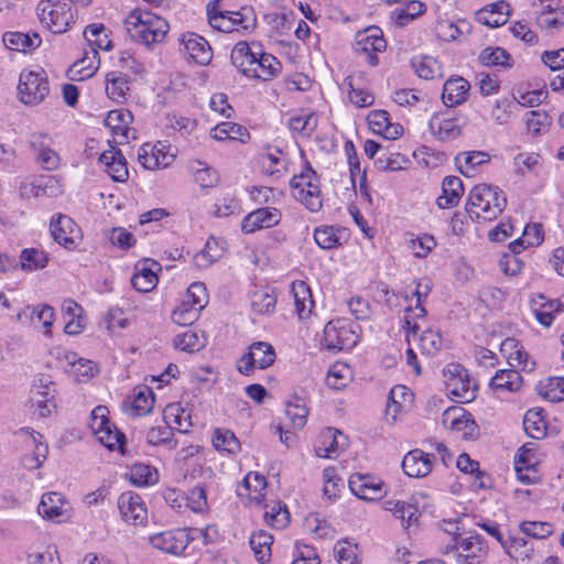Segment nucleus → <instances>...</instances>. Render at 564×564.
I'll return each instance as SVG.
<instances>
[{
    "instance_id": "nucleus-53",
    "label": "nucleus",
    "mask_w": 564,
    "mask_h": 564,
    "mask_svg": "<svg viewBox=\"0 0 564 564\" xmlns=\"http://www.w3.org/2000/svg\"><path fill=\"white\" fill-rule=\"evenodd\" d=\"M84 37L91 50L110 51L112 48L109 33L102 23H91L84 30Z\"/></svg>"
},
{
    "instance_id": "nucleus-43",
    "label": "nucleus",
    "mask_w": 564,
    "mask_h": 564,
    "mask_svg": "<svg viewBox=\"0 0 564 564\" xmlns=\"http://www.w3.org/2000/svg\"><path fill=\"white\" fill-rule=\"evenodd\" d=\"M490 161V154L485 151H464L456 155L455 164L466 177H474L478 169Z\"/></svg>"
},
{
    "instance_id": "nucleus-32",
    "label": "nucleus",
    "mask_w": 564,
    "mask_h": 564,
    "mask_svg": "<svg viewBox=\"0 0 564 564\" xmlns=\"http://www.w3.org/2000/svg\"><path fill=\"white\" fill-rule=\"evenodd\" d=\"M522 387V377L514 369H501L496 371L489 381V389L498 398H505L518 392Z\"/></svg>"
},
{
    "instance_id": "nucleus-52",
    "label": "nucleus",
    "mask_w": 564,
    "mask_h": 564,
    "mask_svg": "<svg viewBox=\"0 0 564 564\" xmlns=\"http://www.w3.org/2000/svg\"><path fill=\"white\" fill-rule=\"evenodd\" d=\"M541 29L553 31L564 26V6L557 2L546 4L536 18Z\"/></svg>"
},
{
    "instance_id": "nucleus-60",
    "label": "nucleus",
    "mask_w": 564,
    "mask_h": 564,
    "mask_svg": "<svg viewBox=\"0 0 564 564\" xmlns=\"http://www.w3.org/2000/svg\"><path fill=\"white\" fill-rule=\"evenodd\" d=\"M32 193L35 197H57L63 193V184L57 176H40L32 184Z\"/></svg>"
},
{
    "instance_id": "nucleus-61",
    "label": "nucleus",
    "mask_w": 564,
    "mask_h": 564,
    "mask_svg": "<svg viewBox=\"0 0 564 564\" xmlns=\"http://www.w3.org/2000/svg\"><path fill=\"white\" fill-rule=\"evenodd\" d=\"M154 405V393L147 387H138L133 392L131 412L133 415L143 416L149 414Z\"/></svg>"
},
{
    "instance_id": "nucleus-30",
    "label": "nucleus",
    "mask_w": 564,
    "mask_h": 564,
    "mask_svg": "<svg viewBox=\"0 0 564 564\" xmlns=\"http://www.w3.org/2000/svg\"><path fill=\"white\" fill-rule=\"evenodd\" d=\"M462 120L451 112L434 113L429 128L431 133L441 141H451L462 133Z\"/></svg>"
},
{
    "instance_id": "nucleus-18",
    "label": "nucleus",
    "mask_w": 564,
    "mask_h": 564,
    "mask_svg": "<svg viewBox=\"0 0 564 564\" xmlns=\"http://www.w3.org/2000/svg\"><path fill=\"white\" fill-rule=\"evenodd\" d=\"M386 47L387 43L382 36V31L376 26L359 32L354 44L355 52L364 56L365 61L371 66L378 64L377 53L383 52Z\"/></svg>"
},
{
    "instance_id": "nucleus-29",
    "label": "nucleus",
    "mask_w": 564,
    "mask_h": 564,
    "mask_svg": "<svg viewBox=\"0 0 564 564\" xmlns=\"http://www.w3.org/2000/svg\"><path fill=\"white\" fill-rule=\"evenodd\" d=\"M180 43L184 54L189 59L199 64L207 65L213 58V51L209 43L200 35L187 32L181 35Z\"/></svg>"
},
{
    "instance_id": "nucleus-34",
    "label": "nucleus",
    "mask_w": 564,
    "mask_h": 564,
    "mask_svg": "<svg viewBox=\"0 0 564 564\" xmlns=\"http://www.w3.org/2000/svg\"><path fill=\"white\" fill-rule=\"evenodd\" d=\"M133 121L132 113L127 109L110 110L105 119V124L112 132L115 142L126 143L130 139Z\"/></svg>"
},
{
    "instance_id": "nucleus-12",
    "label": "nucleus",
    "mask_w": 564,
    "mask_h": 564,
    "mask_svg": "<svg viewBox=\"0 0 564 564\" xmlns=\"http://www.w3.org/2000/svg\"><path fill=\"white\" fill-rule=\"evenodd\" d=\"M109 410L106 406H96L89 417V427L98 442L110 451L121 449L124 435L110 422Z\"/></svg>"
},
{
    "instance_id": "nucleus-51",
    "label": "nucleus",
    "mask_w": 564,
    "mask_h": 564,
    "mask_svg": "<svg viewBox=\"0 0 564 564\" xmlns=\"http://www.w3.org/2000/svg\"><path fill=\"white\" fill-rule=\"evenodd\" d=\"M127 478L135 487H148L159 481V473L148 464L137 463L129 468Z\"/></svg>"
},
{
    "instance_id": "nucleus-44",
    "label": "nucleus",
    "mask_w": 564,
    "mask_h": 564,
    "mask_svg": "<svg viewBox=\"0 0 564 564\" xmlns=\"http://www.w3.org/2000/svg\"><path fill=\"white\" fill-rule=\"evenodd\" d=\"M99 55L96 50L86 51L84 56L76 61L68 73L72 79L84 80L91 77L99 68Z\"/></svg>"
},
{
    "instance_id": "nucleus-21",
    "label": "nucleus",
    "mask_w": 564,
    "mask_h": 564,
    "mask_svg": "<svg viewBox=\"0 0 564 564\" xmlns=\"http://www.w3.org/2000/svg\"><path fill=\"white\" fill-rule=\"evenodd\" d=\"M120 517L127 524L143 525L148 521V508L142 497L133 491L122 492L117 501Z\"/></svg>"
},
{
    "instance_id": "nucleus-49",
    "label": "nucleus",
    "mask_w": 564,
    "mask_h": 564,
    "mask_svg": "<svg viewBox=\"0 0 564 564\" xmlns=\"http://www.w3.org/2000/svg\"><path fill=\"white\" fill-rule=\"evenodd\" d=\"M509 18V4L500 1L480 10L477 13V19L480 23L490 28H498L503 25Z\"/></svg>"
},
{
    "instance_id": "nucleus-11",
    "label": "nucleus",
    "mask_w": 564,
    "mask_h": 564,
    "mask_svg": "<svg viewBox=\"0 0 564 564\" xmlns=\"http://www.w3.org/2000/svg\"><path fill=\"white\" fill-rule=\"evenodd\" d=\"M431 290L432 282L427 279L417 281L414 288H408L406 290L405 300L409 305L404 312L402 328L406 332L405 337L408 343H411V337H416L417 325L412 322V318H423L425 316V310L422 303Z\"/></svg>"
},
{
    "instance_id": "nucleus-36",
    "label": "nucleus",
    "mask_w": 564,
    "mask_h": 564,
    "mask_svg": "<svg viewBox=\"0 0 564 564\" xmlns=\"http://www.w3.org/2000/svg\"><path fill=\"white\" fill-rule=\"evenodd\" d=\"M99 162L104 165L105 172L116 182L128 180L129 171L127 161L120 150L115 147L102 151L99 155Z\"/></svg>"
},
{
    "instance_id": "nucleus-27",
    "label": "nucleus",
    "mask_w": 564,
    "mask_h": 564,
    "mask_svg": "<svg viewBox=\"0 0 564 564\" xmlns=\"http://www.w3.org/2000/svg\"><path fill=\"white\" fill-rule=\"evenodd\" d=\"M530 308L536 322L549 328L556 316L564 311V303L560 300L547 299L543 294H535L530 300Z\"/></svg>"
},
{
    "instance_id": "nucleus-4",
    "label": "nucleus",
    "mask_w": 564,
    "mask_h": 564,
    "mask_svg": "<svg viewBox=\"0 0 564 564\" xmlns=\"http://www.w3.org/2000/svg\"><path fill=\"white\" fill-rule=\"evenodd\" d=\"M36 14L41 24L55 34L65 33L76 21V10L70 0H41Z\"/></svg>"
},
{
    "instance_id": "nucleus-1",
    "label": "nucleus",
    "mask_w": 564,
    "mask_h": 564,
    "mask_svg": "<svg viewBox=\"0 0 564 564\" xmlns=\"http://www.w3.org/2000/svg\"><path fill=\"white\" fill-rule=\"evenodd\" d=\"M232 65L246 77L270 80L281 69V64L272 54L264 53L260 45L245 41L235 44L230 53Z\"/></svg>"
},
{
    "instance_id": "nucleus-48",
    "label": "nucleus",
    "mask_w": 564,
    "mask_h": 564,
    "mask_svg": "<svg viewBox=\"0 0 564 564\" xmlns=\"http://www.w3.org/2000/svg\"><path fill=\"white\" fill-rule=\"evenodd\" d=\"M226 251V242L220 238L210 237L205 247L195 254V263L200 268H207L221 259Z\"/></svg>"
},
{
    "instance_id": "nucleus-54",
    "label": "nucleus",
    "mask_w": 564,
    "mask_h": 564,
    "mask_svg": "<svg viewBox=\"0 0 564 564\" xmlns=\"http://www.w3.org/2000/svg\"><path fill=\"white\" fill-rule=\"evenodd\" d=\"M285 416L294 430H301L305 426L308 415V409L304 399L294 397L285 403Z\"/></svg>"
},
{
    "instance_id": "nucleus-56",
    "label": "nucleus",
    "mask_w": 564,
    "mask_h": 564,
    "mask_svg": "<svg viewBox=\"0 0 564 564\" xmlns=\"http://www.w3.org/2000/svg\"><path fill=\"white\" fill-rule=\"evenodd\" d=\"M250 546L258 562L265 564L271 558V545L273 536L263 531H256L250 536Z\"/></svg>"
},
{
    "instance_id": "nucleus-15",
    "label": "nucleus",
    "mask_w": 564,
    "mask_h": 564,
    "mask_svg": "<svg viewBox=\"0 0 564 564\" xmlns=\"http://www.w3.org/2000/svg\"><path fill=\"white\" fill-rule=\"evenodd\" d=\"M176 156L175 149L166 142L144 143L138 151L139 163L147 170L165 169Z\"/></svg>"
},
{
    "instance_id": "nucleus-55",
    "label": "nucleus",
    "mask_w": 564,
    "mask_h": 564,
    "mask_svg": "<svg viewBox=\"0 0 564 564\" xmlns=\"http://www.w3.org/2000/svg\"><path fill=\"white\" fill-rule=\"evenodd\" d=\"M354 372L346 362L337 361L333 364L326 376V384L335 390L346 388L352 380Z\"/></svg>"
},
{
    "instance_id": "nucleus-58",
    "label": "nucleus",
    "mask_w": 564,
    "mask_h": 564,
    "mask_svg": "<svg viewBox=\"0 0 564 564\" xmlns=\"http://www.w3.org/2000/svg\"><path fill=\"white\" fill-rule=\"evenodd\" d=\"M546 421L540 409L527 411L523 417V429L525 433L534 440H541L546 435Z\"/></svg>"
},
{
    "instance_id": "nucleus-5",
    "label": "nucleus",
    "mask_w": 564,
    "mask_h": 564,
    "mask_svg": "<svg viewBox=\"0 0 564 564\" xmlns=\"http://www.w3.org/2000/svg\"><path fill=\"white\" fill-rule=\"evenodd\" d=\"M18 98L25 106L42 104L51 91L48 75L42 67L24 68L19 75Z\"/></svg>"
},
{
    "instance_id": "nucleus-25",
    "label": "nucleus",
    "mask_w": 564,
    "mask_h": 564,
    "mask_svg": "<svg viewBox=\"0 0 564 564\" xmlns=\"http://www.w3.org/2000/svg\"><path fill=\"white\" fill-rule=\"evenodd\" d=\"M237 495L247 505L260 506L267 496V479L257 471L248 473L237 487Z\"/></svg>"
},
{
    "instance_id": "nucleus-38",
    "label": "nucleus",
    "mask_w": 564,
    "mask_h": 564,
    "mask_svg": "<svg viewBox=\"0 0 564 564\" xmlns=\"http://www.w3.org/2000/svg\"><path fill=\"white\" fill-rule=\"evenodd\" d=\"M402 468L409 477L421 478L431 473L432 462L423 451L413 449L403 457Z\"/></svg>"
},
{
    "instance_id": "nucleus-6",
    "label": "nucleus",
    "mask_w": 564,
    "mask_h": 564,
    "mask_svg": "<svg viewBox=\"0 0 564 564\" xmlns=\"http://www.w3.org/2000/svg\"><path fill=\"white\" fill-rule=\"evenodd\" d=\"M207 15L210 26L225 33L247 34L252 32L257 25L254 13L247 8L239 11H223L217 10L215 6H208Z\"/></svg>"
},
{
    "instance_id": "nucleus-2",
    "label": "nucleus",
    "mask_w": 564,
    "mask_h": 564,
    "mask_svg": "<svg viewBox=\"0 0 564 564\" xmlns=\"http://www.w3.org/2000/svg\"><path fill=\"white\" fill-rule=\"evenodd\" d=\"M123 26L134 43L150 50L162 44L170 31V24L163 17L141 8H135L127 14Z\"/></svg>"
},
{
    "instance_id": "nucleus-24",
    "label": "nucleus",
    "mask_w": 564,
    "mask_h": 564,
    "mask_svg": "<svg viewBox=\"0 0 564 564\" xmlns=\"http://www.w3.org/2000/svg\"><path fill=\"white\" fill-rule=\"evenodd\" d=\"M282 213L275 207H260L247 214L241 221V231L246 235L269 229L280 224Z\"/></svg>"
},
{
    "instance_id": "nucleus-31",
    "label": "nucleus",
    "mask_w": 564,
    "mask_h": 564,
    "mask_svg": "<svg viewBox=\"0 0 564 564\" xmlns=\"http://www.w3.org/2000/svg\"><path fill=\"white\" fill-rule=\"evenodd\" d=\"M189 540L186 529H177L153 535L151 544L158 550L178 555L187 547Z\"/></svg>"
},
{
    "instance_id": "nucleus-28",
    "label": "nucleus",
    "mask_w": 564,
    "mask_h": 564,
    "mask_svg": "<svg viewBox=\"0 0 564 564\" xmlns=\"http://www.w3.org/2000/svg\"><path fill=\"white\" fill-rule=\"evenodd\" d=\"M161 264L152 259H143L134 265V273L131 278L132 286L141 293L152 291L159 282L158 272Z\"/></svg>"
},
{
    "instance_id": "nucleus-62",
    "label": "nucleus",
    "mask_w": 564,
    "mask_h": 564,
    "mask_svg": "<svg viewBox=\"0 0 564 564\" xmlns=\"http://www.w3.org/2000/svg\"><path fill=\"white\" fill-rule=\"evenodd\" d=\"M131 317L127 315L123 308L113 306L108 310L104 317L106 329L111 335H118L121 330L131 325Z\"/></svg>"
},
{
    "instance_id": "nucleus-57",
    "label": "nucleus",
    "mask_w": 564,
    "mask_h": 564,
    "mask_svg": "<svg viewBox=\"0 0 564 564\" xmlns=\"http://www.w3.org/2000/svg\"><path fill=\"white\" fill-rule=\"evenodd\" d=\"M501 546L516 561L528 560L533 553V544L523 536L510 535L507 540H503Z\"/></svg>"
},
{
    "instance_id": "nucleus-20",
    "label": "nucleus",
    "mask_w": 564,
    "mask_h": 564,
    "mask_svg": "<svg viewBox=\"0 0 564 564\" xmlns=\"http://www.w3.org/2000/svg\"><path fill=\"white\" fill-rule=\"evenodd\" d=\"M50 230L54 240L66 249H75L82 241V229L69 216L63 214L53 216Z\"/></svg>"
},
{
    "instance_id": "nucleus-19",
    "label": "nucleus",
    "mask_w": 564,
    "mask_h": 564,
    "mask_svg": "<svg viewBox=\"0 0 564 564\" xmlns=\"http://www.w3.org/2000/svg\"><path fill=\"white\" fill-rule=\"evenodd\" d=\"M37 513L45 520L61 523L70 518L72 505L61 492H45L37 506Z\"/></svg>"
},
{
    "instance_id": "nucleus-64",
    "label": "nucleus",
    "mask_w": 564,
    "mask_h": 564,
    "mask_svg": "<svg viewBox=\"0 0 564 564\" xmlns=\"http://www.w3.org/2000/svg\"><path fill=\"white\" fill-rule=\"evenodd\" d=\"M28 564H62L57 546L54 544H41L26 555Z\"/></svg>"
},
{
    "instance_id": "nucleus-45",
    "label": "nucleus",
    "mask_w": 564,
    "mask_h": 564,
    "mask_svg": "<svg viewBox=\"0 0 564 564\" xmlns=\"http://www.w3.org/2000/svg\"><path fill=\"white\" fill-rule=\"evenodd\" d=\"M544 232L540 224H528L523 230L521 237L517 238L509 243V249L514 254L520 253L525 248L538 247L543 242Z\"/></svg>"
},
{
    "instance_id": "nucleus-9",
    "label": "nucleus",
    "mask_w": 564,
    "mask_h": 564,
    "mask_svg": "<svg viewBox=\"0 0 564 564\" xmlns=\"http://www.w3.org/2000/svg\"><path fill=\"white\" fill-rule=\"evenodd\" d=\"M431 506V497L423 491L415 492L408 501L388 498L382 502V509L390 512L395 519L401 521L403 528L408 529L416 524L420 509L425 511Z\"/></svg>"
},
{
    "instance_id": "nucleus-8",
    "label": "nucleus",
    "mask_w": 564,
    "mask_h": 564,
    "mask_svg": "<svg viewBox=\"0 0 564 564\" xmlns=\"http://www.w3.org/2000/svg\"><path fill=\"white\" fill-rule=\"evenodd\" d=\"M359 325L349 318H336L324 327L323 344L328 350H349L359 341Z\"/></svg>"
},
{
    "instance_id": "nucleus-40",
    "label": "nucleus",
    "mask_w": 564,
    "mask_h": 564,
    "mask_svg": "<svg viewBox=\"0 0 564 564\" xmlns=\"http://www.w3.org/2000/svg\"><path fill=\"white\" fill-rule=\"evenodd\" d=\"M470 89L469 83L460 77L448 78L443 86L442 100L447 107H455L463 104Z\"/></svg>"
},
{
    "instance_id": "nucleus-59",
    "label": "nucleus",
    "mask_w": 564,
    "mask_h": 564,
    "mask_svg": "<svg viewBox=\"0 0 564 564\" xmlns=\"http://www.w3.org/2000/svg\"><path fill=\"white\" fill-rule=\"evenodd\" d=\"M425 10L426 7L423 2L412 0L404 6L395 8L391 13V18L398 26H405L412 20L423 14Z\"/></svg>"
},
{
    "instance_id": "nucleus-22",
    "label": "nucleus",
    "mask_w": 564,
    "mask_h": 564,
    "mask_svg": "<svg viewBox=\"0 0 564 564\" xmlns=\"http://www.w3.org/2000/svg\"><path fill=\"white\" fill-rule=\"evenodd\" d=\"M442 423L456 437L470 438L476 433V423L462 406H449L442 414Z\"/></svg>"
},
{
    "instance_id": "nucleus-42",
    "label": "nucleus",
    "mask_w": 564,
    "mask_h": 564,
    "mask_svg": "<svg viewBox=\"0 0 564 564\" xmlns=\"http://www.w3.org/2000/svg\"><path fill=\"white\" fill-rule=\"evenodd\" d=\"M105 91L109 99L122 104L130 94V82L126 74L109 72L105 78Z\"/></svg>"
},
{
    "instance_id": "nucleus-63",
    "label": "nucleus",
    "mask_w": 564,
    "mask_h": 564,
    "mask_svg": "<svg viewBox=\"0 0 564 564\" xmlns=\"http://www.w3.org/2000/svg\"><path fill=\"white\" fill-rule=\"evenodd\" d=\"M264 520L273 529H283L290 522V513L286 506L280 501L265 505Z\"/></svg>"
},
{
    "instance_id": "nucleus-37",
    "label": "nucleus",
    "mask_w": 564,
    "mask_h": 564,
    "mask_svg": "<svg viewBox=\"0 0 564 564\" xmlns=\"http://www.w3.org/2000/svg\"><path fill=\"white\" fill-rule=\"evenodd\" d=\"M62 313L65 318L64 332L67 335H78L86 328L84 308L74 300L66 299L62 303Z\"/></svg>"
},
{
    "instance_id": "nucleus-26",
    "label": "nucleus",
    "mask_w": 564,
    "mask_h": 564,
    "mask_svg": "<svg viewBox=\"0 0 564 564\" xmlns=\"http://www.w3.org/2000/svg\"><path fill=\"white\" fill-rule=\"evenodd\" d=\"M64 370L79 382H86L97 373L96 364L79 357L76 352L65 350L58 356Z\"/></svg>"
},
{
    "instance_id": "nucleus-35",
    "label": "nucleus",
    "mask_w": 564,
    "mask_h": 564,
    "mask_svg": "<svg viewBox=\"0 0 564 564\" xmlns=\"http://www.w3.org/2000/svg\"><path fill=\"white\" fill-rule=\"evenodd\" d=\"M18 435L22 438L25 447L33 451V456L25 458L26 466L29 468H39L48 452L47 445L43 442V436L28 427L21 429Z\"/></svg>"
},
{
    "instance_id": "nucleus-46",
    "label": "nucleus",
    "mask_w": 564,
    "mask_h": 564,
    "mask_svg": "<svg viewBox=\"0 0 564 564\" xmlns=\"http://www.w3.org/2000/svg\"><path fill=\"white\" fill-rule=\"evenodd\" d=\"M291 292L297 316L301 319L308 317L314 307L310 286L303 281H295L291 284Z\"/></svg>"
},
{
    "instance_id": "nucleus-33",
    "label": "nucleus",
    "mask_w": 564,
    "mask_h": 564,
    "mask_svg": "<svg viewBox=\"0 0 564 564\" xmlns=\"http://www.w3.org/2000/svg\"><path fill=\"white\" fill-rule=\"evenodd\" d=\"M370 130L388 140H395L403 134V127L400 123L391 122L386 110H372L367 116Z\"/></svg>"
},
{
    "instance_id": "nucleus-50",
    "label": "nucleus",
    "mask_w": 564,
    "mask_h": 564,
    "mask_svg": "<svg viewBox=\"0 0 564 564\" xmlns=\"http://www.w3.org/2000/svg\"><path fill=\"white\" fill-rule=\"evenodd\" d=\"M210 135L218 141L238 140L240 142H247L250 138L247 128L231 121L218 123L212 129Z\"/></svg>"
},
{
    "instance_id": "nucleus-17",
    "label": "nucleus",
    "mask_w": 564,
    "mask_h": 564,
    "mask_svg": "<svg viewBox=\"0 0 564 564\" xmlns=\"http://www.w3.org/2000/svg\"><path fill=\"white\" fill-rule=\"evenodd\" d=\"M513 463L519 481L524 485H532L540 480V473L538 469L540 458L534 444L528 443L519 448Z\"/></svg>"
},
{
    "instance_id": "nucleus-47",
    "label": "nucleus",
    "mask_w": 564,
    "mask_h": 564,
    "mask_svg": "<svg viewBox=\"0 0 564 564\" xmlns=\"http://www.w3.org/2000/svg\"><path fill=\"white\" fill-rule=\"evenodd\" d=\"M2 42L11 51L28 52L39 47L42 40L36 33L6 32L2 36Z\"/></svg>"
},
{
    "instance_id": "nucleus-23",
    "label": "nucleus",
    "mask_w": 564,
    "mask_h": 564,
    "mask_svg": "<svg viewBox=\"0 0 564 564\" xmlns=\"http://www.w3.org/2000/svg\"><path fill=\"white\" fill-rule=\"evenodd\" d=\"M452 550L457 564H481L488 554L487 546L477 534L458 540Z\"/></svg>"
},
{
    "instance_id": "nucleus-14",
    "label": "nucleus",
    "mask_w": 564,
    "mask_h": 564,
    "mask_svg": "<svg viewBox=\"0 0 564 564\" xmlns=\"http://www.w3.org/2000/svg\"><path fill=\"white\" fill-rule=\"evenodd\" d=\"M348 487L357 498L369 502H377L388 494L384 481L373 474H351L348 479Z\"/></svg>"
},
{
    "instance_id": "nucleus-39",
    "label": "nucleus",
    "mask_w": 564,
    "mask_h": 564,
    "mask_svg": "<svg viewBox=\"0 0 564 564\" xmlns=\"http://www.w3.org/2000/svg\"><path fill=\"white\" fill-rule=\"evenodd\" d=\"M464 194V185L458 176H446L442 182V194L437 197L436 204L442 209L456 207Z\"/></svg>"
},
{
    "instance_id": "nucleus-41",
    "label": "nucleus",
    "mask_w": 564,
    "mask_h": 564,
    "mask_svg": "<svg viewBox=\"0 0 564 564\" xmlns=\"http://www.w3.org/2000/svg\"><path fill=\"white\" fill-rule=\"evenodd\" d=\"M286 156L276 147L265 145L260 154V164L264 173L281 176L286 173Z\"/></svg>"
},
{
    "instance_id": "nucleus-16",
    "label": "nucleus",
    "mask_w": 564,
    "mask_h": 564,
    "mask_svg": "<svg viewBox=\"0 0 564 564\" xmlns=\"http://www.w3.org/2000/svg\"><path fill=\"white\" fill-rule=\"evenodd\" d=\"M30 403L40 416H48L55 409V386L48 376H39L30 390Z\"/></svg>"
},
{
    "instance_id": "nucleus-7",
    "label": "nucleus",
    "mask_w": 564,
    "mask_h": 564,
    "mask_svg": "<svg viewBox=\"0 0 564 564\" xmlns=\"http://www.w3.org/2000/svg\"><path fill=\"white\" fill-rule=\"evenodd\" d=\"M290 185L293 197L308 210L316 213L322 208L319 180L307 162L302 172L292 177Z\"/></svg>"
},
{
    "instance_id": "nucleus-10",
    "label": "nucleus",
    "mask_w": 564,
    "mask_h": 564,
    "mask_svg": "<svg viewBox=\"0 0 564 564\" xmlns=\"http://www.w3.org/2000/svg\"><path fill=\"white\" fill-rule=\"evenodd\" d=\"M443 376L446 392L456 402L467 403L476 398V382L465 367L459 364H448L443 370Z\"/></svg>"
},
{
    "instance_id": "nucleus-13",
    "label": "nucleus",
    "mask_w": 564,
    "mask_h": 564,
    "mask_svg": "<svg viewBox=\"0 0 564 564\" xmlns=\"http://www.w3.org/2000/svg\"><path fill=\"white\" fill-rule=\"evenodd\" d=\"M275 350L273 346L267 341H256L248 347L237 360V370L245 376L251 375L256 369H267L275 360Z\"/></svg>"
},
{
    "instance_id": "nucleus-3",
    "label": "nucleus",
    "mask_w": 564,
    "mask_h": 564,
    "mask_svg": "<svg viewBox=\"0 0 564 564\" xmlns=\"http://www.w3.org/2000/svg\"><path fill=\"white\" fill-rule=\"evenodd\" d=\"M507 206L505 193L497 186L479 184L468 193L466 212L476 223L497 219Z\"/></svg>"
}]
</instances>
